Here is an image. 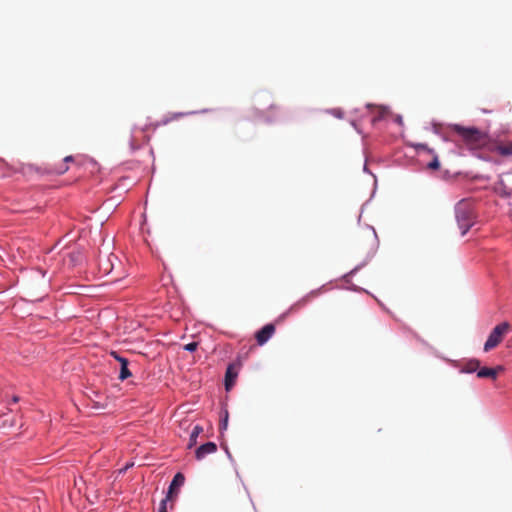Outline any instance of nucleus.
I'll list each match as a JSON object with an SVG mask.
<instances>
[{"label": "nucleus", "mask_w": 512, "mask_h": 512, "mask_svg": "<svg viewBox=\"0 0 512 512\" xmlns=\"http://www.w3.org/2000/svg\"><path fill=\"white\" fill-rule=\"evenodd\" d=\"M128 365H129L128 359L126 361H123V363L120 364L119 379L121 381L126 380L127 378H129L132 375L130 370L128 369Z\"/></svg>", "instance_id": "nucleus-11"}, {"label": "nucleus", "mask_w": 512, "mask_h": 512, "mask_svg": "<svg viewBox=\"0 0 512 512\" xmlns=\"http://www.w3.org/2000/svg\"><path fill=\"white\" fill-rule=\"evenodd\" d=\"M452 129L462 138L465 145L471 150L479 149L488 143L487 134L477 128L455 124Z\"/></svg>", "instance_id": "nucleus-1"}, {"label": "nucleus", "mask_w": 512, "mask_h": 512, "mask_svg": "<svg viewBox=\"0 0 512 512\" xmlns=\"http://www.w3.org/2000/svg\"><path fill=\"white\" fill-rule=\"evenodd\" d=\"M456 217L461 228H463L462 235L466 234L469 228L473 225L471 213L463 205L459 204L456 208Z\"/></svg>", "instance_id": "nucleus-3"}, {"label": "nucleus", "mask_w": 512, "mask_h": 512, "mask_svg": "<svg viewBox=\"0 0 512 512\" xmlns=\"http://www.w3.org/2000/svg\"><path fill=\"white\" fill-rule=\"evenodd\" d=\"M510 329L511 327L508 322H503L495 326L484 344V351L488 352L497 347Z\"/></svg>", "instance_id": "nucleus-2"}, {"label": "nucleus", "mask_w": 512, "mask_h": 512, "mask_svg": "<svg viewBox=\"0 0 512 512\" xmlns=\"http://www.w3.org/2000/svg\"><path fill=\"white\" fill-rule=\"evenodd\" d=\"M198 347V342H191L186 345H184V350L189 352H194Z\"/></svg>", "instance_id": "nucleus-16"}, {"label": "nucleus", "mask_w": 512, "mask_h": 512, "mask_svg": "<svg viewBox=\"0 0 512 512\" xmlns=\"http://www.w3.org/2000/svg\"><path fill=\"white\" fill-rule=\"evenodd\" d=\"M417 147L419 149H423V150H427L428 152H432V150L429 149L426 144H419Z\"/></svg>", "instance_id": "nucleus-21"}, {"label": "nucleus", "mask_w": 512, "mask_h": 512, "mask_svg": "<svg viewBox=\"0 0 512 512\" xmlns=\"http://www.w3.org/2000/svg\"><path fill=\"white\" fill-rule=\"evenodd\" d=\"M238 372L234 365H229L225 374V388L226 390H230L232 386L235 384V380L237 378Z\"/></svg>", "instance_id": "nucleus-8"}, {"label": "nucleus", "mask_w": 512, "mask_h": 512, "mask_svg": "<svg viewBox=\"0 0 512 512\" xmlns=\"http://www.w3.org/2000/svg\"><path fill=\"white\" fill-rule=\"evenodd\" d=\"M314 294L312 293L311 295H308L304 298H302L301 300H299L298 302H296L292 307H291V310H299L300 308L304 307L311 296H313Z\"/></svg>", "instance_id": "nucleus-14"}, {"label": "nucleus", "mask_w": 512, "mask_h": 512, "mask_svg": "<svg viewBox=\"0 0 512 512\" xmlns=\"http://www.w3.org/2000/svg\"><path fill=\"white\" fill-rule=\"evenodd\" d=\"M440 167V163L438 161L437 156L434 157V159L428 164V168L432 170H437Z\"/></svg>", "instance_id": "nucleus-15"}, {"label": "nucleus", "mask_w": 512, "mask_h": 512, "mask_svg": "<svg viewBox=\"0 0 512 512\" xmlns=\"http://www.w3.org/2000/svg\"><path fill=\"white\" fill-rule=\"evenodd\" d=\"M277 107L275 105L270 106V109H276Z\"/></svg>", "instance_id": "nucleus-22"}, {"label": "nucleus", "mask_w": 512, "mask_h": 512, "mask_svg": "<svg viewBox=\"0 0 512 512\" xmlns=\"http://www.w3.org/2000/svg\"><path fill=\"white\" fill-rule=\"evenodd\" d=\"M110 355L116 360L118 361L120 364L123 363V361H126L127 359L120 356L116 351H111L110 352Z\"/></svg>", "instance_id": "nucleus-18"}, {"label": "nucleus", "mask_w": 512, "mask_h": 512, "mask_svg": "<svg viewBox=\"0 0 512 512\" xmlns=\"http://www.w3.org/2000/svg\"><path fill=\"white\" fill-rule=\"evenodd\" d=\"M185 481V477L183 476V474L181 473H177L171 484H170V487H169V491H168V495L166 497V499L162 500L161 503H160V507H159V512H166L167 510V500L172 496L174 490L177 488V487H180L181 485H183Z\"/></svg>", "instance_id": "nucleus-4"}, {"label": "nucleus", "mask_w": 512, "mask_h": 512, "mask_svg": "<svg viewBox=\"0 0 512 512\" xmlns=\"http://www.w3.org/2000/svg\"><path fill=\"white\" fill-rule=\"evenodd\" d=\"M388 113L387 108L385 107H379L378 108V116L375 118V120H379L383 118Z\"/></svg>", "instance_id": "nucleus-20"}, {"label": "nucleus", "mask_w": 512, "mask_h": 512, "mask_svg": "<svg viewBox=\"0 0 512 512\" xmlns=\"http://www.w3.org/2000/svg\"><path fill=\"white\" fill-rule=\"evenodd\" d=\"M203 432V428L200 425L194 426L189 439L188 448L193 447L196 444L197 437Z\"/></svg>", "instance_id": "nucleus-10"}, {"label": "nucleus", "mask_w": 512, "mask_h": 512, "mask_svg": "<svg viewBox=\"0 0 512 512\" xmlns=\"http://www.w3.org/2000/svg\"><path fill=\"white\" fill-rule=\"evenodd\" d=\"M480 362L478 360H470L461 369L464 373H472L479 370Z\"/></svg>", "instance_id": "nucleus-9"}, {"label": "nucleus", "mask_w": 512, "mask_h": 512, "mask_svg": "<svg viewBox=\"0 0 512 512\" xmlns=\"http://www.w3.org/2000/svg\"><path fill=\"white\" fill-rule=\"evenodd\" d=\"M496 151L503 156H511L512 155V143L507 145L497 146Z\"/></svg>", "instance_id": "nucleus-12"}, {"label": "nucleus", "mask_w": 512, "mask_h": 512, "mask_svg": "<svg viewBox=\"0 0 512 512\" xmlns=\"http://www.w3.org/2000/svg\"><path fill=\"white\" fill-rule=\"evenodd\" d=\"M110 355L116 360L118 361L120 364L123 363V361H126L127 359L120 356L116 351H111L110 352Z\"/></svg>", "instance_id": "nucleus-17"}, {"label": "nucleus", "mask_w": 512, "mask_h": 512, "mask_svg": "<svg viewBox=\"0 0 512 512\" xmlns=\"http://www.w3.org/2000/svg\"><path fill=\"white\" fill-rule=\"evenodd\" d=\"M227 425H228V411L225 410L224 411V417H223V419L221 421V424H220V428L221 429H226Z\"/></svg>", "instance_id": "nucleus-19"}, {"label": "nucleus", "mask_w": 512, "mask_h": 512, "mask_svg": "<svg viewBox=\"0 0 512 512\" xmlns=\"http://www.w3.org/2000/svg\"><path fill=\"white\" fill-rule=\"evenodd\" d=\"M503 366H497L495 368H489V367H482L478 370L477 376L479 378H490L492 380H495L498 376V373L503 371Z\"/></svg>", "instance_id": "nucleus-7"}, {"label": "nucleus", "mask_w": 512, "mask_h": 512, "mask_svg": "<svg viewBox=\"0 0 512 512\" xmlns=\"http://www.w3.org/2000/svg\"><path fill=\"white\" fill-rule=\"evenodd\" d=\"M217 451V445L214 442H207L195 451V457L197 460L204 459L207 455L213 454Z\"/></svg>", "instance_id": "nucleus-6"}, {"label": "nucleus", "mask_w": 512, "mask_h": 512, "mask_svg": "<svg viewBox=\"0 0 512 512\" xmlns=\"http://www.w3.org/2000/svg\"><path fill=\"white\" fill-rule=\"evenodd\" d=\"M72 161H74V158L72 156H66L63 159L64 163L61 164L60 167L56 169V172L59 173V174H63L66 171H68V166L66 165V163H69V162H72Z\"/></svg>", "instance_id": "nucleus-13"}, {"label": "nucleus", "mask_w": 512, "mask_h": 512, "mask_svg": "<svg viewBox=\"0 0 512 512\" xmlns=\"http://www.w3.org/2000/svg\"><path fill=\"white\" fill-rule=\"evenodd\" d=\"M274 324H266L255 335L256 341L259 345H264L275 333Z\"/></svg>", "instance_id": "nucleus-5"}]
</instances>
